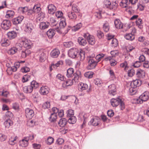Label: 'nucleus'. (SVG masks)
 Returning <instances> with one entry per match:
<instances>
[{"label": "nucleus", "mask_w": 149, "mask_h": 149, "mask_svg": "<svg viewBox=\"0 0 149 149\" xmlns=\"http://www.w3.org/2000/svg\"><path fill=\"white\" fill-rule=\"evenodd\" d=\"M68 54L69 57L72 58L79 57V59L81 61L84 60L85 58V52L83 50H81L79 52L78 49L75 48L70 49L68 51Z\"/></svg>", "instance_id": "nucleus-1"}, {"label": "nucleus", "mask_w": 149, "mask_h": 149, "mask_svg": "<svg viewBox=\"0 0 149 149\" xmlns=\"http://www.w3.org/2000/svg\"><path fill=\"white\" fill-rule=\"evenodd\" d=\"M32 43L30 40L25 38H22L19 39V47H22L23 46L27 49L31 47Z\"/></svg>", "instance_id": "nucleus-2"}, {"label": "nucleus", "mask_w": 149, "mask_h": 149, "mask_svg": "<svg viewBox=\"0 0 149 149\" xmlns=\"http://www.w3.org/2000/svg\"><path fill=\"white\" fill-rule=\"evenodd\" d=\"M103 6L104 8L115 10L117 9V4L115 2L111 3L109 1L105 0L104 1Z\"/></svg>", "instance_id": "nucleus-3"}, {"label": "nucleus", "mask_w": 149, "mask_h": 149, "mask_svg": "<svg viewBox=\"0 0 149 149\" xmlns=\"http://www.w3.org/2000/svg\"><path fill=\"white\" fill-rule=\"evenodd\" d=\"M88 65L87 68L89 70H91L94 68L97 65L98 62L96 61L91 56H88L87 58Z\"/></svg>", "instance_id": "nucleus-4"}, {"label": "nucleus", "mask_w": 149, "mask_h": 149, "mask_svg": "<svg viewBox=\"0 0 149 149\" xmlns=\"http://www.w3.org/2000/svg\"><path fill=\"white\" fill-rule=\"evenodd\" d=\"M6 115L8 118L4 123V125L6 127L9 128L13 124V122L11 120V118L13 116L12 113L10 111H8L6 113Z\"/></svg>", "instance_id": "nucleus-5"}, {"label": "nucleus", "mask_w": 149, "mask_h": 149, "mask_svg": "<svg viewBox=\"0 0 149 149\" xmlns=\"http://www.w3.org/2000/svg\"><path fill=\"white\" fill-rule=\"evenodd\" d=\"M84 37L87 39L88 43L91 45H94L95 42V40L94 36L90 35L88 33H84Z\"/></svg>", "instance_id": "nucleus-6"}, {"label": "nucleus", "mask_w": 149, "mask_h": 149, "mask_svg": "<svg viewBox=\"0 0 149 149\" xmlns=\"http://www.w3.org/2000/svg\"><path fill=\"white\" fill-rule=\"evenodd\" d=\"M21 28L24 29V31L28 33H30L33 28L32 24L28 22L27 24H24L22 26H21Z\"/></svg>", "instance_id": "nucleus-7"}, {"label": "nucleus", "mask_w": 149, "mask_h": 149, "mask_svg": "<svg viewBox=\"0 0 149 149\" xmlns=\"http://www.w3.org/2000/svg\"><path fill=\"white\" fill-rule=\"evenodd\" d=\"M11 24L9 20H4L1 22V26L4 30H7L10 28Z\"/></svg>", "instance_id": "nucleus-8"}, {"label": "nucleus", "mask_w": 149, "mask_h": 149, "mask_svg": "<svg viewBox=\"0 0 149 149\" xmlns=\"http://www.w3.org/2000/svg\"><path fill=\"white\" fill-rule=\"evenodd\" d=\"M109 94L111 95L114 96L116 94V86L114 84H111L108 86Z\"/></svg>", "instance_id": "nucleus-9"}, {"label": "nucleus", "mask_w": 149, "mask_h": 149, "mask_svg": "<svg viewBox=\"0 0 149 149\" xmlns=\"http://www.w3.org/2000/svg\"><path fill=\"white\" fill-rule=\"evenodd\" d=\"M29 139L27 137H24L21 141H19V146L23 148L27 147L29 144Z\"/></svg>", "instance_id": "nucleus-10"}, {"label": "nucleus", "mask_w": 149, "mask_h": 149, "mask_svg": "<svg viewBox=\"0 0 149 149\" xmlns=\"http://www.w3.org/2000/svg\"><path fill=\"white\" fill-rule=\"evenodd\" d=\"M26 117L28 119H31L34 115L33 111L29 108H27L25 109Z\"/></svg>", "instance_id": "nucleus-11"}, {"label": "nucleus", "mask_w": 149, "mask_h": 149, "mask_svg": "<svg viewBox=\"0 0 149 149\" xmlns=\"http://www.w3.org/2000/svg\"><path fill=\"white\" fill-rule=\"evenodd\" d=\"M48 12L50 14H53L55 12L56 8V7L53 4H50L48 5L47 6Z\"/></svg>", "instance_id": "nucleus-12"}, {"label": "nucleus", "mask_w": 149, "mask_h": 149, "mask_svg": "<svg viewBox=\"0 0 149 149\" xmlns=\"http://www.w3.org/2000/svg\"><path fill=\"white\" fill-rule=\"evenodd\" d=\"M78 86V90L81 92L86 90L88 88V86L87 84L82 82L79 83Z\"/></svg>", "instance_id": "nucleus-13"}, {"label": "nucleus", "mask_w": 149, "mask_h": 149, "mask_svg": "<svg viewBox=\"0 0 149 149\" xmlns=\"http://www.w3.org/2000/svg\"><path fill=\"white\" fill-rule=\"evenodd\" d=\"M100 121V118L98 117H95L92 119L89 124L90 125L92 124L94 126H96L99 125Z\"/></svg>", "instance_id": "nucleus-14"}, {"label": "nucleus", "mask_w": 149, "mask_h": 149, "mask_svg": "<svg viewBox=\"0 0 149 149\" xmlns=\"http://www.w3.org/2000/svg\"><path fill=\"white\" fill-rule=\"evenodd\" d=\"M49 89L48 86H43L40 88V92L41 94L45 95L49 93Z\"/></svg>", "instance_id": "nucleus-15"}, {"label": "nucleus", "mask_w": 149, "mask_h": 149, "mask_svg": "<svg viewBox=\"0 0 149 149\" xmlns=\"http://www.w3.org/2000/svg\"><path fill=\"white\" fill-rule=\"evenodd\" d=\"M120 101H121V99L119 98H112L111 100V105L113 107L118 106L119 104Z\"/></svg>", "instance_id": "nucleus-16"}, {"label": "nucleus", "mask_w": 149, "mask_h": 149, "mask_svg": "<svg viewBox=\"0 0 149 149\" xmlns=\"http://www.w3.org/2000/svg\"><path fill=\"white\" fill-rule=\"evenodd\" d=\"M136 74L137 77L143 78L145 75V72L144 70L139 69L137 70Z\"/></svg>", "instance_id": "nucleus-17"}, {"label": "nucleus", "mask_w": 149, "mask_h": 149, "mask_svg": "<svg viewBox=\"0 0 149 149\" xmlns=\"http://www.w3.org/2000/svg\"><path fill=\"white\" fill-rule=\"evenodd\" d=\"M141 84V81L139 80L136 79L131 82L130 86L132 87L136 88L140 86Z\"/></svg>", "instance_id": "nucleus-18"}, {"label": "nucleus", "mask_w": 149, "mask_h": 149, "mask_svg": "<svg viewBox=\"0 0 149 149\" xmlns=\"http://www.w3.org/2000/svg\"><path fill=\"white\" fill-rule=\"evenodd\" d=\"M17 33L14 31H9L7 33L8 37L10 39H14L17 37Z\"/></svg>", "instance_id": "nucleus-19"}, {"label": "nucleus", "mask_w": 149, "mask_h": 149, "mask_svg": "<svg viewBox=\"0 0 149 149\" xmlns=\"http://www.w3.org/2000/svg\"><path fill=\"white\" fill-rule=\"evenodd\" d=\"M77 42L79 45L84 46L87 44V41L85 39L83 38V37H80L77 38Z\"/></svg>", "instance_id": "nucleus-20"}, {"label": "nucleus", "mask_w": 149, "mask_h": 149, "mask_svg": "<svg viewBox=\"0 0 149 149\" xmlns=\"http://www.w3.org/2000/svg\"><path fill=\"white\" fill-rule=\"evenodd\" d=\"M56 33L55 31L53 29H50L47 32V35L49 38H52Z\"/></svg>", "instance_id": "nucleus-21"}, {"label": "nucleus", "mask_w": 149, "mask_h": 149, "mask_svg": "<svg viewBox=\"0 0 149 149\" xmlns=\"http://www.w3.org/2000/svg\"><path fill=\"white\" fill-rule=\"evenodd\" d=\"M1 44L2 46L7 47L10 45V42L9 40L3 38L1 41Z\"/></svg>", "instance_id": "nucleus-22"}, {"label": "nucleus", "mask_w": 149, "mask_h": 149, "mask_svg": "<svg viewBox=\"0 0 149 149\" xmlns=\"http://www.w3.org/2000/svg\"><path fill=\"white\" fill-rule=\"evenodd\" d=\"M114 24L116 28L117 29L123 28V24L119 19H116L114 21Z\"/></svg>", "instance_id": "nucleus-23"}, {"label": "nucleus", "mask_w": 149, "mask_h": 149, "mask_svg": "<svg viewBox=\"0 0 149 149\" xmlns=\"http://www.w3.org/2000/svg\"><path fill=\"white\" fill-rule=\"evenodd\" d=\"M149 93L147 91H146L143 93L140 96V97L142 99L143 101H146L148 99Z\"/></svg>", "instance_id": "nucleus-24"}, {"label": "nucleus", "mask_w": 149, "mask_h": 149, "mask_svg": "<svg viewBox=\"0 0 149 149\" xmlns=\"http://www.w3.org/2000/svg\"><path fill=\"white\" fill-rule=\"evenodd\" d=\"M60 54V52L58 49H55L53 50L51 52L50 55L53 58H57Z\"/></svg>", "instance_id": "nucleus-25"}, {"label": "nucleus", "mask_w": 149, "mask_h": 149, "mask_svg": "<svg viewBox=\"0 0 149 149\" xmlns=\"http://www.w3.org/2000/svg\"><path fill=\"white\" fill-rule=\"evenodd\" d=\"M23 91L26 93H31L33 91L32 87L30 86H25L23 87Z\"/></svg>", "instance_id": "nucleus-26"}, {"label": "nucleus", "mask_w": 149, "mask_h": 149, "mask_svg": "<svg viewBox=\"0 0 149 149\" xmlns=\"http://www.w3.org/2000/svg\"><path fill=\"white\" fill-rule=\"evenodd\" d=\"M73 80L69 79L64 82L62 84V86L63 88H66L67 86H71L73 84Z\"/></svg>", "instance_id": "nucleus-27"}, {"label": "nucleus", "mask_w": 149, "mask_h": 149, "mask_svg": "<svg viewBox=\"0 0 149 149\" xmlns=\"http://www.w3.org/2000/svg\"><path fill=\"white\" fill-rule=\"evenodd\" d=\"M49 24L48 23H46L44 22H41L39 25V27L41 30H44L48 28L49 26Z\"/></svg>", "instance_id": "nucleus-28"}, {"label": "nucleus", "mask_w": 149, "mask_h": 149, "mask_svg": "<svg viewBox=\"0 0 149 149\" xmlns=\"http://www.w3.org/2000/svg\"><path fill=\"white\" fill-rule=\"evenodd\" d=\"M14 15V12L13 11L8 10L6 12V15L5 17L7 18H13Z\"/></svg>", "instance_id": "nucleus-29"}, {"label": "nucleus", "mask_w": 149, "mask_h": 149, "mask_svg": "<svg viewBox=\"0 0 149 149\" xmlns=\"http://www.w3.org/2000/svg\"><path fill=\"white\" fill-rule=\"evenodd\" d=\"M67 120L65 118L61 119L58 122V124L60 127H64L67 123Z\"/></svg>", "instance_id": "nucleus-30"}, {"label": "nucleus", "mask_w": 149, "mask_h": 149, "mask_svg": "<svg viewBox=\"0 0 149 149\" xmlns=\"http://www.w3.org/2000/svg\"><path fill=\"white\" fill-rule=\"evenodd\" d=\"M125 38L127 40H132L134 39V36L131 33H127L125 36Z\"/></svg>", "instance_id": "nucleus-31"}, {"label": "nucleus", "mask_w": 149, "mask_h": 149, "mask_svg": "<svg viewBox=\"0 0 149 149\" xmlns=\"http://www.w3.org/2000/svg\"><path fill=\"white\" fill-rule=\"evenodd\" d=\"M74 70L72 68H70L68 69L67 71V76L69 78L71 77L73 75Z\"/></svg>", "instance_id": "nucleus-32"}, {"label": "nucleus", "mask_w": 149, "mask_h": 149, "mask_svg": "<svg viewBox=\"0 0 149 149\" xmlns=\"http://www.w3.org/2000/svg\"><path fill=\"white\" fill-rule=\"evenodd\" d=\"M67 15L69 19H75L77 17V15L74 13L72 12H68Z\"/></svg>", "instance_id": "nucleus-33"}, {"label": "nucleus", "mask_w": 149, "mask_h": 149, "mask_svg": "<svg viewBox=\"0 0 149 149\" xmlns=\"http://www.w3.org/2000/svg\"><path fill=\"white\" fill-rule=\"evenodd\" d=\"M129 3L128 0H122L120 5L122 7L126 8L128 6Z\"/></svg>", "instance_id": "nucleus-34"}, {"label": "nucleus", "mask_w": 149, "mask_h": 149, "mask_svg": "<svg viewBox=\"0 0 149 149\" xmlns=\"http://www.w3.org/2000/svg\"><path fill=\"white\" fill-rule=\"evenodd\" d=\"M21 57L23 58L26 57L27 56L30 54V51L28 49H26L24 51H21Z\"/></svg>", "instance_id": "nucleus-35"}, {"label": "nucleus", "mask_w": 149, "mask_h": 149, "mask_svg": "<svg viewBox=\"0 0 149 149\" xmlns=\"http://www.w3.org/2000/svg\"><path fill=\"white\" fill-rule=\"evenodd\" d=\"M57 118V115L55 113H52L49 118V121L51 122H54L56 121Z\"/></svg>", "instance_id": "nucleus-36"}, {"label": "nucleus", "mask_w": 149, "mask_h": 149, "mask_svg": "<svg viewBox=\"0 0 149 149\" xmlns=\"http://www.w3.org/2000/svg\"><path fill=\"white\" fill-rule=\"evenodd\" d=\"M17 136H13L11 137L9 139V143L11 145H14L15 143V141L16 139L17 138Z\"/></svg>", "instance_id": "nucleus-37"}, {"label": "nucleus", "mask_w": 149, "mask_h": 149, "mask_svg": "<svg viewBox=\"0 0 149 149\" xmlns=\"http://www.w3.org/2000/svg\"><path fill=\"white\" fill-rule=\"evenodd\" d=\"M33 11L37 13H39L41 10V8L38 5H35L33 8Z\"/></svg>", "instance_id": "nucleus-38"}, {"label": "nucleus", "mask_w": 149, "mask_h": 149, "mask_svg": "<svg viewBox=\"0 0 149 149\" xmlns=\"http://www.w3.org/2000/svg\"><path fill=\"white\" fill-rule=\"evenodd\" d=\"M82 26V24L79 23L72 27V30L73 31H76L79 29Z\"/></svg>", "instance_id": "nucleus-39"}, {"label": "nucleus", "mask_w": 149, "mask_h": 149, "mask_svg": "<svg viewBox=\"0 0 149 149\" xmlns=\"http://www.w3.org/2000/svg\"><path fill=\"white\" fill-rule=\"evenodd\" d=\"M30 86L32 87V89L33 88L36 89L39 87V84L36 81L33 80L31 83Z\"/></svg>", "instance_id": "nucleus-40"}, {"label": "nucleus", "mask_w": 149, "mask_h": 149, "mask_svg": "<svg viewBox=\"0 0 149 149\" xmlns=\"http://www.w3.org/2000/svg\"><path fill=\"white\" fill-rule=\"evenodd\" d=\"M17 48L15 47H13L10 49L8 51V54L11 55H12L16 52H17Z\"/></svg>", "instance_id": "nucleus-41"}, {"label": "nucleus", "mask_w": 149, "mask_h": 149, "mask_svg": "<svg viewBox=\"0 0 149 149\" xmlns=\"http://www.w3.org/2000/svg\"><path fill=\"white\" fill-rule=\"evenodd\" d=\"M143 102L142 99L140 97L139 98L134 99L132 100V103L135 104H141L143 103Z\"/></svg>", "instance_id": "nucleus-42"}, {"label": "nucleus", "mask_w": 149, "mask_h": 149, "mask_svg": "<svg viewBox=\"0 0 149 149\" xmlns=\"http://www.w3.org/2000/svg\"><path fill=\"white\" fill-rule=\"evenodd\" d=\"M77 121V119L75 116H72L70 117L68 120L69 123L71 124L75 123Z\"/></svg>", "instance_id": "nucleus-43"}, {"label": "nucleus", "mask_w": 149, "mask_h": 149, "mask_svg": "<svg viewBox=\"0 0 149 149\" xmlns=\"http://www.w3.org/2000/svg\"><path fill=\"white\" fill-rule=\"evenodd\" d=\"M28 10V8L27 6L19 7V11L21 13H25Z\"/></svg>", "instance_id": "nucleus-44"}, {"label": "nucleus", "mask_w": 149, "mask_h": 149, "mask_svg": "<svg viewBox=\"0 0 149 149\" xmlns=\"http://www.w3.org/2000/svg\"><path fill=\"white\" fill-rule=\"evenodd\" d=\"M94 82L95 85H97L99 87L101 86L102 84V81L100 79L98 78L95 79Z\"/></svg>", "instance_id": "nucleus-45"}, {"label": "nucleus", "mask_w": 149, "mask_h": 149, "mask_svg": "<svg viewBox=\"0 0 149 149\" xmlns=\"http://www.w3.org/2000/svg\"><path fill=\"white\" fill-rule=\"evenodd\" d=\"M94 73L92 72H86L84 74V76L88 78H91L93 77Z\"/></svg>", "instance_id": "nucleus-46"}, {"label": "nucleus", "mask_w": 149, "mask_h": 149, "mask_svg": "<svg viewBox=\"0 0 149 149\" xmlns=\"http://www.w3.org/2000/svg\"><path fill=\"white\" fill-rule=\"evenodd\" d=\"M31 79L30 76L29 75H24L22 79V81L23 82H26L30 80Z\"/></svg>", "instance_id": "nucleus-47"}, {"label": "nucleus", "mask_w": 149, "mask_h": 149, "mask_svg": "<svg viewBox=\"0 0 149 149\" xmlns=\"http://www.w3.org/2000/svg\"><path fill=\"white\" fill-rule=\"evenodd\" d=\"M136 24L137 25L140 29H141L143 27L142 25V20L141 19H138L136 21Z\"/></svg>", "instance_id": "nucleus-48"}, {"label": "nucleus", "mask_w": 149, "mask_h": 149, "mask_svg": "<svg viewBox=\"0 0 149 149\" xmlns=\"http://www.w3.org/2000/svg\"><path fill=\"white\" fill-rule=\"evenodd\" d=\"M120 66L122 68H124V70L126 71H127V70H128L129 68L128 66L127 62L126 61L121 63L120 64Z\"/></svg>", "instance_id": "nucleus-49"}, {"label": "nucleus", "mask_w": 149, "mask_h": 149, "mask_svg": "<svg viewBox=\"0 0 149 149\" xmlns=\"http://www.w3.org/2000/svg\"><path fill=\"white\" fill-rule=\"evenodd\" d=\"M128 75L129 77H132L135 74V71L133 69H131L128 70L127 72Z\"/></svg>", "instance_id": "nucleus-50"}, {"label": "nucleus", "mask_w": 149, "mask_h": 149, "mask_svg": "<svg viewBox=\"0 0 149 149\" xmlns=\"http://www.w3.org/2000/svg\"><path fill=\"white\" fill-rule=\"evenodd\" d=\"M74 111L73 110L69 109L67 112V116L68 117H70L72 116H73Z\"/></svg>", "instance_id": "nucleus-51"}, {"label": "nucleus", "mask_w": 149, "mask_h": 149, "mask_svg": "<svg viewBox=\"0 0 149 149\" xmlns=\"http://www.w3.org/2000/svg\"><path fill=\"white\" fill-rule=\"evenodd\" d=\"M111 46L114 47H117L118 45V41L115 38H113L111 41Z\"/></svg>", "instance_id": "nucleus-52"}, {"label": "nucleus", "mask_w": 149, "mask_h": 149, "mask_svg": "<svg viewBox=\"0 0 149 149\" xmlns=\"http://www.w3.org/2000/svg\"><path fill=\"white\" fill-rule=\"evenodd\" d=\"M103 29L104 31L107 32L109 29V26L108 22H106L103 26Z\"/></svg>", "instance_id": "nucleus-53"}, {"label": "nucleus", "mask_w": 149, "mask_h": 149, "mask_svg": "<svg viewBox=\"0 0 149 149\" xmlns=\"http://www.w3.org/2000/svg\"><path fill=\"white\" fill-rule=\"evenodd\" d=\"M50 22L51 25L52 26H56L57 24V22L55 18L53 17H51L50 19Z\"/></svg>", "instance_id": "nucleus-54"}, {"label": "nucleus", "mask_w": 149, "mask_h": 149, "mask_svg": "<svg viewBox=\"0 0 149 149\" xmlns=\"http://www.w3.org/2000/svg\"><path fill=\"white\" fill-rule=\"evenodd\" d=\"M46 57V55L44 52H42L40 56V60L41 62L44 61Z\"/></svg>", "instance_id": "nucleus-55"}, {"label": "nucleus", "mask_w": 149, "mask_h": 149, "mask_svg": "<svg viewBox=\"0 0 149 149\" xmlns=\"http://www.w3.org/2000/svg\"><path fill=\"white\" fill-rule=\"evenodd\" d=\"M63 45L66 47H70L73 45V43L71 41L65 42L63 43Z\"/></svg>", "instance_id": "nucleus-56"}, {"label": "nucleus", "mask_w": 149, "mask_h": 149, "mask_svg": "<svg viewBox=\"0 0 149 149\" xmlns=\"http://www.w3.org/2000/svg\"><path fill=\"white\" fill-rule=\"evenodd\" d=\"M66 24L65 19L61 20L59 24L60 27L61 28H64L66 26Z\"/></svg>", "instance_id": "nucleus-57"}, {"label": "nucleus", "mask_w": 149, "mask_h": 149, "mask_svg": "<svg viewBox=\"0 0 149 149\" xmlns=\"http://www.w3.org/2000/svg\"><path fill=\"white\" fill-rule=\"evenodd\" d=\"M72 10L74 12L78 13L79 10L78 9L77 5L75 4H73L72 6Z\"/></svg>", "instance_id": "nucleus-58"}, {"label": "nucleus", "mask_w": 149, "mask_h": 149, "mask_svg": "<svg viewBox=\"0 0 149 149\" xmlns=\"http://www.w3.org/2000/svg\"><path fill=\"white\" fill-rule=\"evenodd\" d=\"M18 63V62L15 63L14 66L11 67V69L13 71H16L17 70V69L19 68Z\"/></svg>", "instance_id": "nucleus-59"}, {"label": "nucleus", "mask_w": 149, "mask_h": 149, "mask_svg": "<svg viewBox=\"0 0 149 149\" xmlns=\"http://www.w3.org/2000/svg\"><path fill=\"white\" fill-rule=\"evenodd\" d=\"M104 56V54H99L96 56L95 59L97 61V62H98L101 60Z\"/></svg>", "instance_id": "nucleus-60"}, {"label": "nucleus", "mask_w": 149, "mask_h": 149, "mask_svg": "<svg viewBox=\"0 0 149 149\" xmlns=\"http://www.w3.org/2000/svg\"><path fill=\"white\" fill-rule=\"evenodd\" d=\"M89 113H85L83 115V118H84V120L83 123L82 125V126H83V125L84 124V123L86 122V120L87 118L89 117Z\"/></svg>", "instance_id": "nucleus-61"}, {"label": "nucleus", "mask_w": 149, "mask_h": 149, "mask_svg": "<svg viewBox=\"0 0 149 149\" xmlns=\"http://www.w3.org/2000/svg\"><path fill=\"white\" fill-rule=\"evenodd\" d=\"M63 13L60 11H58L55 13L56 16L58 18L61 17L63 16Z\"/></svg>", "instance_id": "nucleus-62"}, {"label": "nucleus", "mask_w": 149, "mask_h": 149, "mask_svg": "<svg viewBox=\"0 0 149 149\" xmlns=\"http://www.w3.org/2000/svg\"><path fill=\"white\" fill-rule=\"evenodd\" d=\"M50 102H45L42 105V107L45 109L49 108L50 107Z\"/></svg>", "instance_id": "nucleus-63"}, {"label": "nucleus", "mask_w": 149, "mask_h": 149, "mask_svg": "<svg viewBox=\"0 0 149 149\" xmlns=\"http://www.w3.org/2000/svg\"><path fill=\"white\" fill-rule=\"evenodd\" d=\"M136 88H133L131 87L129 89L130 94L131 95H134L136 92V91L135 89Z\"/></svg>", "instance_id": "nucleus-64"}]
</instances>
